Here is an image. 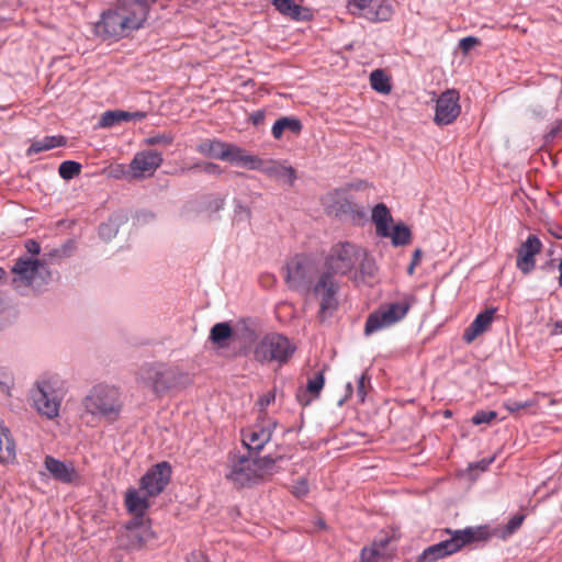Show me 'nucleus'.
<instances>
[{"mask_svg": "<svg viewBox=\"0 0 562 562\" xmlns=\"http://www.w3.org/2000/svg\"><path fill=\"white\" fill-rule=\"evenodd\" d=\"M159 0H114L95 23V33L103 38L121 40L143 29L151 8Z\"/></svg>", "mask_w": 562, "mask_h": 562, "instance_id": "f257e3e1", "label": "nucleus"}, {"mask_svg": "<svg viewBox=\"0 0 562 562\" xmlns=\"http://www.w3.org/2000/svg\"><path fill=\"white\" fill-rule=\"evenodd\" d=\"M323 265L356 284L368 282L378 271L375 260L367 249L351 241L334 244L325 256Z\"/></svg>", "mask_w": 562, "mask_h": 562, "instance_id": "f03ea898", "label": "nucleus"}, {"mask_svg": "<svg viewBox=\"0 0 562 562\" xmlns=\"http://www.w3.org/2000/svg\"><path fill=\"white\" fill-rule=\"evenodd\" d=\"M281 457L270 456L249 459L231 451L225 465V479L236 488L249 487L269 480L279 471L277 461Z\"/></svg>", "mask_w": 562, "mask_h": 562, "instance_id": "7ed1b4c3", "label": "nucleus"}, {"mask_svg": "<svg viewBox=\"0 0 562 562\" xmlns=\"http://www.w3.org/2000/svg\"><path fill=\"white\" fill-rule=\"evenodd\" d=\"M446 532L450 536L449 539L425 549L416 562H435L460 551L469 543L484 541L490 538L486 526L468 527L460 530L446 529Z\"/></svg>", "mask_w": 562, "mask_h": 562, "instance_id": "20e7f679", "label": "nucleus"}, {"mask_svg": "<svg viewBox=\"0 0 562 562\" xmlns=\"http://www.w3.org/2000/svg\"><path fill=\"white\" fill-rule=\"evenodd\" d=\"M415 302L416 299L413 294L403 293L394 301L382 303L367 317L364 335L370 336L376 331L396 325L407 316Z\"/></svg>", "mask_w": 562, "mask_h": 562, "instance_id": "39448f33", "label": "nucleus"}, {"mask_svg": "<svg viewBox=\"0 0 562 562\" xmlns=\"http://www.w3.org/2000/svg\"><path fill=\"white\" fill-rule=\"evenodd\" d=\"M339 278L323 265L306 293L319 301L318 314L322 318L326 316L327 312L338 307V294L341 288Z\"/></svg>", "mask_w": 562, "mask_h": 562, "instance_id": "423d86ee", "label": "nucleus"}, {"mask_svg": "<svg viewBox=\"0 0 562 562\" xmlns=\"http://www.w3.org/2000/svg\"><path fill=\"white\" fill-rule=\"evenodd\" d=\"M83 405L88 413L114 422L122 411L121 394L116 387L97 385L86 396Z\"/></svg>", "mask_w": 562, "mask_h": 562, "instance_id": "0eeeda50", "label": "nucleus"}, {"mask_svg": "<svg viewBox=\"0 0 562 562\" xmlns=\"http://www.w3.org/2000/svg\"><path fill=\"white\" fill-rule=\"evenodd\" d=\"M140 380L149 386L154 393L161 395L172 389L182 386L188 380V375L178 367L156 364L142 368Z\"/></svg>", "mask_w": 562, "mask_h": 562, "instance_id": "6e6552de", "label": "nucleus"}, {"mask_svg": "<svg viewBox=\"0 0 562 562\" xmlns=\"http://www.w3.org/2000/svg\"><path fill=\"white\" fill-rule=\"evenodd\" d=\"M295 349V345L288 337L270 333L255 346L254 357L260 363L278 362L283 364L292 357Z\"/></svg>", "mask_w": 562, "mask_h": 562, "instance_id": "1a4fd4ad", "label": "nucleus"}, {"mask_svg": "<svg viewBox=\"0 0 562 562\" xmlns=\"http://www.w3.org/2000/svg\"><path fill=\"white\" fill-rule=\"evenodd\" d=\"M318 270L313 260L295 256L286 263L285 282L291 290L306 294Z\"/></svg>", "mask_w": 562, "mask_h": 562, "instance_id": "9d476101", "label": "nucleus"}, {"mask_svg": "<svg viewBox=\"0 0 562 562\" xmlns=\"http://www.w3.org/2000/svg\"><path fill=\"white\" fill-rule=\"evenodd\" d=\"M56 379H44L36 383L32 392V398L37 412L48 418H54L59 413L63 394L56 387Z\"/></svg>", "mask_w": 562, "mask_h": 562, "instance_id": "9b49d317", "label": "nucleus"}, {"mask_svg": "<svg viewBox=\"0 0 562 562\" xmlns=\"http://www.w3.org/2000/svg\"><path fill=\"white\" fill-rule=\"evenodd\" d=\"M348 11L370 22H385L393 15V7L389 0H348Z\"/></svg>", "mask_w": 562, "mask_h": 562, "instance_id": "f8f14e48", "label": "nucleus"}, {"mask_svg": "<svg viewBox=\"0 0 562 562\" xmlns=\"http://www.w3.org/2000/svg\"><path fill=\"white\" fill-rule=\"evenodd\" d=\"M155 537L148 520L134 517L120 537L122 547L128 550H139Z\"/></svg>", "mask_w": 562, "mask_h": 562, "instance_id": "ddd939ff", "label": "nucleus"}, {"mask_svg": "<svg viewBox=\"0 0 562 562\" xmlns=\"http://www.w3.org/2000/svg\"><path fill=\"white\" fill-rule=\"evenodd\" d=\"M460 94L454 89L442 92L435 106L434 122L438 126L452 124L461 113Z\"/></svg>", "mask_w": 562, "mask_h": 562, "instance_id": "4468645a", "label": "nucleus"}, {"mask_svg": "<svg viewBox=\"0 0 562 562\" xmlns=\"http://www.w3.org/2000/svg\"><path fill=\"white\" fill-rule=\"evenodd\" d=\"M171 477V467L164 461L153 465L140 479L139 487L147 496H158L169 484Z\"/></svg>", "mask_w": 562, "mask_h": 562, "instance_id": "2eb2a0df", "label": "nucleus"}, {"mask_svg": "<svg viewBox=\"0 0 562 562\" xmlns=\"http://www.w3.org/2000/svg\"><path fill=\"white\" fill-rule=\"evenodd\" d=\"M276 422L262 419L261 422L241 430L243 445L254 452H259L271 440Z\"/></svg>", "mask_w": 562, "mask_h": 562, "instance_id": "dca6fc26", "label": "nucleus"}, {"mask_svg": "<svg viewBox=\"0 0 562 562\" xmlns=\"http://www.w3.org/2000/svg\"><path fill=\"white\" fill-rule=\"evenodd\" d=\"M162 154L157 150H142L135 154L130 169L135 178L150 177L161 166Z\"/></svg>", "mask_w": 562, "mask_h": 562, "instance_id": "f3484780", "label": "nucleus"}, {"mask_svg": "<svg viewBox=\"0 0 562 562\" xmlns=\"http://www.w3.org/2000/svg\"><path fill=\"white\" fill-rule=\"evenodd\" d=\"M46 271V266L38 259L29 257L19 258L12 267V272L18 277L13 279V284L19 286L18 283L24 285H32L37 277H42V272Z\"/></svg>", "mask_w": 562, "mask_h": 562, "instance_id": "a211bd4d", "label": "nucleus"}, {"mask_svg": "<svg viewBox=\"0 0 562 562\" xmlns=\"http://www.w3.org/2000/svg\"><path fill=\"white\" fill-rule=\"evenodd\" d=\"M542 243L536 235H529L517 251V268L525 274L530 273L536 265L535 256L541 251Z\"/></svg>", "mask_w": 562, "mask_h": 562, "instance_id": "6ab92c4d", "label": "nucleus"}, {"mask_svg": "<svg viewBox=\"0 0 562 562\" xmlns=\"http://www.w3.org/2000/svg\"><path fill=\"white\" fill-rule=\"evenodd\" d=\"M44 464L49 474L61 483L71 484L80 479L72 463H66L52 456H46Z\"/></svg>", "mask_w": 562, "mask_h": 562, "instance_id": "aec40b11", "label": "nucleus"}, {"mask_svg": "<svg viewBox=\"0 0 562 562\" xmlns=\"http://www.w3.org/2000/svg\"><path fill=\"white\" fill-rule=\"evenodd\" d=\"M257 170L265 173L267 177L276 179V180H282L289 186H293L296 180V171L293 167L284 165L280 160L269 159L263 160L261 159V167H259Z\"/></svg>", "mask_w": 562, "mask_h": 562, "instance_id": "412c9836", "label": "nucleus"}, {"mask_svg": "<svg viewBox=\"0 0 562 562\" xmlns=\"http://www.w3.org/2000/svg\"><path fill=\"white\" fill-rule=\"evenodd\" d=\"M495 313L496 308H487L477 314L473 322L464 329L462 336L463 340L467 344H471L479 336L486 333L494 321Z\"/></svg>", "mask_w": 562, "mask_h": 562, "instance_id": "4be33fe9", "label": "nucleus"}, {"mask_svg": "<svg viewBox=\"0 0 562 562\" xmlns=\"http://www.w3.org/2000/svg\"><path fill=\"white\" fill-rule=\"evenodd\" d=\"M272 4L282 15L293 21H310L313 18L311 9L296 4L294 0H273Z\"/></svg>", "mask_w": 562, "mask_h": 562, "instance_id": "5701e85b", "label": "nucleus"}, {"mask_svg": "<svg viewBox=\"0 0 562 562\" xmlns=\"http://www.w3.org/2000/svg\"><path fill=\"white\" fill-rule=\"evenodd\" d=\"M224 161L241 165L250 170H257L261 167V158L247 154L246 150L234 144H228Z\"/></svg>", "mask_w": 562, "mask_h": 562, "instance_id": "b1692460", "label": "nucleus"}, {"mask_svg": "<svg viewBox=\"0 0 562 562\" xmlns=\"http://www.w3.org/2000/svg\"><path fill=\"white\" fill-rule=\"evenodd\" d=\"M150 496L140 495V492L136 488H128L125 493V507L128 513L133 514L134 517H145L147 509L150 506Z\"/></svg>", "mask_w": 562, "mask_h": 562, "instance_id": "393cba45", "label": "nucleus"}, {"mask_svg": "<svg viewBox=\"0 0 562 562\" xmlns=\"http://www.w3.org/2000/svg\"><path fill=\"white\" fill-rule=\"evenodd\" d=\"M15 459V442L10 430L0 420V462L9 463Z\"/></svg>", "mask_w": 562, "mask_h": 562, "instance_id": "a878e982", "label": "nucleus"}, {"mask_svg": "<svg viewBox=\"0 0 562 562\" xmlns=\"http://www.w3.org/2000/svg\"><path fill=\"white\" fill-rule=\"evenodd\" d=\"M228 144L218 139H205L198 145L196 149L205 157L224 160Z\"/></svg>", "mask_w": 562, "mask_h": 562, "instance_id": "bb28decb", "label": "nucleus"}, {"mask_svg": "<svg viewBox=\"0 0 562 562\" xmlns=\"http://www.w3.org/2000/svg\"><path fill=\"white\" fill-rule=\"evenodd\" d=\"M372 221L375 224L376 234L379 236H389V224L392 222V216L385 204L379 203L373 207Z\"/></svg>", "mask_w": 562, "mask_h": 562, "instance_id": "cd10ccee", "label": "nucleus"}, {"mask_svg": "<svg viewBox=\"0 0 562 562\" xmlns=\"http://www.w3.org/2000/svg\"><path fill=\"white\" fill-rule=\"evenodd\" d=\"M303 126L299 119L292 116H283L277 120L271 128V134L276 139H280L284 131H289L294 135H299Z\"/></svg>", "mask_w": 562, "mask_h": 562, "instance_id": "c85d7f7f", "label": "nucleus"}, {"mask_svg": "<svg viewBox=\"0 0 562 562\" xmlns=\"http://www.w3.org/2000/svg\"><path fill=\"white\" fill-rule=\"evenodd\" d=\"M325 378L324 372L318 371L312 378L307 380L306 392L312 396L311 398H306V394H297V400L302 405H308L313 398L319 396L321 391L324 387Z\"/></svg>", "mask_w": 562, "mask_h": 562, "instance_id": "c756f323", "label": "nucleus"}, {"mask_svg": "<svg viewBox=\"0 0 562 562\" xmlns=\"http://www.w3.org/2000/svg\"><path fill=\"white\" fill-rule=\"evenodd\" d=\"M66 138L64 136H45L42 139L34 140L27 149V155H35L56 147L64 146Z\"/></svg>", "mask_w": 562, "mask_h": 562, "instance_id": "7c9ffc66", "label": "nucleus"}, {"mask_svg": "<svg viewBox=\"0 0 562 562\" xmlns=\"http://www.w3.org/2000/svg\"><path fill=\"white\" fill-rule=\"evenodd\" d=\"M127 221L124 214H114L108 222L102 223L99 227V235L104 240H111L117 234L121 224Z\"/></svg>", "mask_w": 562, "mask_h": 562, "instance_id": "2f4dec72", "label": "nucleus"}, {"mask_svg": "<svg viewBox=\"0 0 562 562\" xmlns=\"http://www.w3.org/2000/svg\"><path fill=\"white\" fill-rule=\"evenodd\" d=\"M233 336L232 326L226 323H217L215 324L210 331V339L214 345L218 347L226 346V341Z\"/></svg>", "mask_w": 562, "mask_h": 562, "instance_id": "473e14b6", "label": "nucleus"}, {"mask_svg": "<svg viewBox=\"0 0 562 562\" xmlns=\"http://www.w3.org/2000/svg\"><path fill=\"white\" fill-rule=\"evenodd\" d=\"M393 246H405L411 243L412 233L407 225L403 223L395 224L392 229L389 228V236Z\"/></svg>", "mask_w": 562, "mask_h": 562, "instance_id": "72a5a7b5", "label": "nucleus"}, {"mask_svg": "<svg viewBox=\"0 0 562 562\" xmlns=\"http://www.w3.org/2000/svg\"><path fill=\"white\" fill-rule=\"evenodd\" d=\"M370 83L373 90L380 93H389L392 89L389 76L382 69H375L370 74Z\"/></svg>", "mask_w": 562, "mask_h": 562, "instance_id": "f704fd0d", "label": "nucleus"}, {"mask_svg": "<svg viewBox=\"0 0 562 562\" xmlns=\"http://www.w3.org/2000/svg\"><path fill=\"white\" fill-rule=\"evenodd\" d=\"M123 121H128V111L114 110L104 112L99 124L102 127H111Z\"/></svg>", "mask_w": 562, "mask_h": 562, "instance_id": "c9c22d12", "label": "nucleus"}, {"mask_svg": "<svg viewBox=\"0 0 562 562\" xmlns=\"http://www.w3.org/2000/svg\"><path fill=\"white\" fill-rule=\"evenodd\" d=\"M80 171L81 165L72 160L63 161L58 168L59 176L65 180L72 179L74 177L78 176Z\"/></svg>", "mask_w": 562, "mask_h": 562, "instance_id": "e433bc0d", "label": "nucleus"}, {"mask_svg": "<svg viewBox=\"0 0 562 562\" xmlns=\"http://www.w3.org/2000/svg\"><path fill=\"white\" fill-rule=\"evenodd\" d=\"M525 518L526 516L524 514H517L513 516L499 531V537L506 539L507 537L512 536L521 527Z\"/></svg>", "mask_w": 562, "mask_h": 562, "instance_id": "4c0bfd02", "label": "nucleus"}, {"mask_svg": "<svg viewBox=\"0 0 562 562\" xmlns=\"http://www.w3.org/2000/svg\"><path fill=\"white\" fill-rule=\"evenodd\" d=\"M172 142H173V136L171 134H166V133H161V134H157V135L147 137L144 140V143L148 146H154V145L168 146V145L172 144Z\"/></svg>", "mask_w": 562, "mask_h": 562, "instance_id": "58836bf2", "label": "nucleus"}, {"mask_svg": "<svg viewBox=\"0 0 562 562\" xmlns=\"http://www.w3.org/2000/svg\"><path fill=\"white\" fill-rule=\"evenodd\" d=\"M497 413L494 411H479L472 417L474 425L490 424L496 419Z\"/></svg>", "mask_w": 562, "mask_h": 562, "instance_id": "ea45409f", "label": "nucleus"}, {"mask_svg": "<svg viewBox=\"0 0 562 562\" xmlns=\"http://www.w3.org/2000/svg\"><path fill=\"white\" fill-rule=\"evenodd\" d=\"M533 405H536V401L532 400L525 402L508 400L504 403V407L512 414L518 413L519 411L529 408Z\"/></svg>", "mask_w": 562, "mask_h": 562, "instance_id": "a19ab883", "label": "nucleus"}, {"mask_svg": "<svg viewBox=\"0 0 562 562\" xmlns=\"http://www.w3.org/2000/svg\"><path fill=\"white\" fill-rule=\"evenodd\" d=\"M380 555L381 551L375 546L364 547L360 553V562H373Z\"/></svg>", "mask_w": 562, "mask_h": 562, "instance_id": "79ce46f5", "label": "nucleus"}, {"mask_svg": "<svg viewBox=\"0 0 562 562\" xmlns=\"http://www.w3.org/2000/svg\"><path fill=\"white\" fill-rule=\"evenodd\" d=\"M477 45H480V40L474 36H467L459 41V48L464 55H468L469 52Z\"/></svg>", "mask_w": 562, "mask_h": 562, "instance_id": "37998d69", "label": "nucleus"}, {"mask_svg": "<svg viewBox=\"0 0 562 562\" xmlns=\"http://www.w3.org/2000/svg\"><path fill=\"white\" fill-rule=\"evenodd\" d=\"M370 383V379L367 376L366 373H362L358 379V386H357V396L359 401L362 403L364 402L366 395H367V385Z\"/></svg>", "mask_w": 562, "mask_h": 562, "instance_id": "c03bdc74", "label": "nucleus"}, {"mask_svg": "<svg viewBox=\"0 0 562 562\" xmlns=\"http://www.w3.org/2000/svg\"><path fill=\"white\" fill-rule=\"evenodd\" d=\"M193 168H199V169H201V171L209 173V175L222 173L221 167L213 162H204L202 165H195Z\"/></svg>", "mask_w": 562, "mask_h": 562, "instance_id": "a18cd8bd", "label": "nucleus"}, {"mask_svg": "<svg viewBox=\"0 0 562 562\" xmlns=\"http://www.w3.org/2000/svg\"><path fill=\"white\" fill-rule=\"evenodd\" d=\"M292 493L297 496L302 497L305 496L308 493V484L305 480H300L292 486Z\"/></svg>", "mask_w": 562, "mask_h": 562, "instance_id": "49530a36", "label": "nucleus"}, {"mask_svg": "<svg viewBox=\"0 0 562 562\" xmlns=\"http://www.w3.org/2000/svg\"><path fill=\"white\" fill-rule=\"evenodd\" d=\"M12 384L11 375L5 372H0V386L7 394H10Z\"/></svg>", "mask_w": 562, "mask_h": 562, "instance_id": "de8ad7c7", "label": "nucleus"}, {"mask_svg": "<svg viewBox=\"0 0 562 562\" xmlns=\"http://www.w3.org/2000/svg\"><path fill=\"white\" fill-rule=\"evenodd\" d=\"M235 215H236V217H238L240 220L241 218L250 220L251 211L248 206H245V205L238 203V204H236Z\"/></svg>", "mask_w": 562, "mask_h": 562, "instance_id": "09e8293b", "label": "nucleus"}, {"mask_svg": "<svg viewBox=\"0 0 562 562\" xmlns=\"http://www.w3.org/2000/svg\"><path fill=\"white\" fill-rule=\"evenodd\" d=\"M265 117H266V112L263 110H258V111H255L252 112L250 115H249V121L254 124V125H260L263 123L265 121Z\"/></svg>", "mask_w": 562, "mask_h": 562, "instance_id": "8fccbe9b", "label": "nucleus"}, {"mask_svg": "<svg viewBox=\"0 0 562 562\" xmlns=\"http://www.w3.org/2000/svg\"><path fill=\"white\" fill-rule=\"evenodd\" d=\"M273 401H274V395L271 393H267L259 398L258 405L260 406V409L263 411Z\"/></svg>", "mask_w": 562, "mask_h": 562, "instance_id": "3c124183", "label": "nucleus"}, {"mask_svg": "<svg viewBox=\"0 0 562 562\" xmlns=\"http://www.w3.org/2000/svg\"><path fill=\"white\" fill-rule=\"evenodd\" d=\"M25 247L27 251L32 255H38L41 251V246L37 241L30 239L26 241Z\"/></svg>", "mask_w": 562, "mask_h": 562, "instance_id": "603ef678", "label": "nucleus"}, {"mask_svg": "<svg viewBox=\"0 0 562 562\" xmlns=\"http://www.w3.org/2000/svg\"><path fill=\"white\" fill-rule=\"evenodd\" d=\"M146 116H147V113L143 112V111H135V112H130L128 111V121H132V120H134V121H142Z\"/></svg>", "mask_w": 562, "mask_h": 562, "instance_id": "864d4df0", "label": "nucleus"}, {"mask_svg": "<svg viewBox=\"0 0 562 562\" xmlns=\"http://www.w3.org/2000/svg\"><path fill=\"white\" fill-rule=\"evenodd\" d=\"M420 258H422V250L420 249H416L414 251L413 258H412L413 266L419 265Z\"/></svg>", "mask_w": 562, "mask_h": 562, "instance_id": "5fc2aeb1", "label": "nucleus"}, {"mask_svg": "<svg viewBox=\"0 0 562 562\" xmlns=\"http://www.w3.org/2000/svg\"><path fill=\"white\" fill-rule=\"evenodd\" d=\"M344 200H345V203L341 204L340 211H342L344 213L353 211L351 203L349 201H347L345 198H344Z\"/></svg>", "mask_w": 562, "mask_h": 562, "instance_id": "6e6d98bb", "label": "nucleus"}, {"mask_svg": "<svg viewBox=\"0 0 562 562\" xmlns=\"http://www.w3.org/2000/svg\"><path fill=\"white\" fill-rule=\"evenodd\" d=\"M558 268H559V272H560L558 282H559V285L562 288V259L560 260Z\"/></svg>", "mask_w": 562, "mask_h": 562, "instance_id": "4d7b16f0", "label": "nucleus"}, {"mask_svg": "<svg viewBox=\"0 0 562 562\" xmlns=\"http://www.w3.org/2000/svg\"><path fill=\"white\" fill-rule=\"evenodd\" d=\"M555 333H562V322L555 323Z\"/></svg>", "mask_w": 562, "mask_h": 562, "instance_id": "13d9d810", "label": "nucleus"}, {"mask_svg": "<svg viewBox=\"0 0 562 562\" xmlns=\"http://www.w3.org/2000/svg\"><path fill=\"white\" fill-rule=\"evenodd\" d=\"M415 267H416V266H413V262H411V265H409V266H408V268H407V272H408V274H411V276H412V274L414 273Z\"/></svg>", "mask_w": 562, "mask_h": 562, "instance_id": "bf43d9fd", "label": "nucleus"}, {"mask_svg": "<svg viewBox=\"0 0 562 562\" xmlns=\"http://www.w3.org/2000/svg\"><path fill=\"white\" fill-rule=\"evenodd\" d=\"M5 272L4 270L0 267V280L4 277Z\"/></svg>", "mask_w": 562, "mask_h": 562, "instance_id": "052dcab7", "label": "nucleus"}, {"mask_svg": "<svg viewBox=\"0 0 562 562\" xmlns=\"http://www.w3.org/2000/svg\"><path fill=\"white\" fill-rule=\"evenodd\" d=\"M318 525L321 528H325V522L323 520H319Z\"/></svg>", "mask_w": 562, "mask_h": 562, "instance_id": "680f3d73", "label": "nucleus"}, {"mask_svg": "<svg viewBox=\"0 0 562 562\" xmlns=\"http://www.w3.org/2000/svg\"><path fill=\"white\" fill-rule=\"evenodd\" d=\"M335 194L337 198H340L342 195V192L337 191Z\"/></svg>", "mask_w": 562, "mask_h": 562, "instance_id": "e2e57ef3", "label": "nucleus"}, {"mask_svg": "<svg viewBox=\"0 0 562 562\" xmlns=\"http://www.w3.org/2000/svg\"><path fill=\"white\" fill-rule=\"evenodd\" d=\"M347 389L351 390V384L350 383L347 384Z\"/></svg>", "mask_w": 562, "mask_h": 562, "instance_id": "0e129e2a", "label": "nucleus"}]
</instances>
